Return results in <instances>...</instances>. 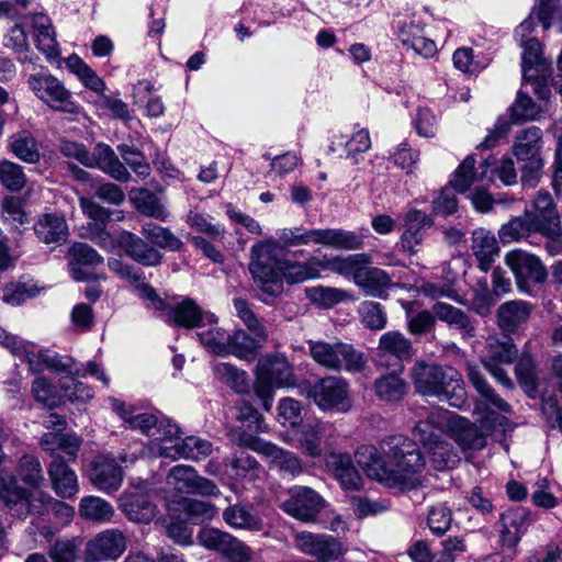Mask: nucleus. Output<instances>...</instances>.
Masks as SVG:
<instances>
[{
    "label": "nucleus",
    "mask_w": 562,
    "mask_h": 562,
    "mask_svg": "<svg viewBox=\"0 0 562 562\" xmlns=\"http://www.w3.org/2000/svg\"><path fill=\"white\" fill-rule=\"evenodd\" d=\"M381 449L382 453L366 445L356 451V461L369 477L400 490H414L422 484L425 461L411 439L391 436L382 442Z\"/></svg>",
    "instance_id": "1"
},
{
    "label": "nucleus",
    "mask_w": 562,
    "mask_h": 562,
    "mask_svg": "<svg viewBox=\"0 0 562 562\" xmlns=\"http://www.w3.org/2000/svg\"><path fill=\"white\" fill-rule=\"evenodd\" d=\"M278 251L279 245L274 239H267L251 247L249 271L263 293L278 296L283 291V281L295 284L319 277V258L294 261L278 258Z\"/></svg>",
    "instance_id": "2"
},
{
    "label": "nucleus",
    "mask_w": 562,
    "mask_h": 562,
    "mask_svg": "<svg viewBox=\"0 0 562 562\" xmlns=\"http://www.w3.org/2000/svg\"><path fill=\"white\" fill-rule=\"evenodd\" d=\"M0 498L12 515L23 519L32 514L44 515L50 510L58 522L65 526L75 516V508L67 503L53 498L44 491H26L16 484L12 474L1 472Z\"/></svg>",
    "instance_id": "3"
},
{
    "label": "nucleus",
    "mask_w": 562,
    "mask_h": 562,
    "mask_svg": "<svg viewBox=\"0 0 562 562\" xmlns=\"http://www.w3.org/2000/svg\"><path fill=\"white\" fill-rule=\"evenodd\" d=\"M411 376L416 392L424 396L437 397L457 408L467 403L462 375L451 367L417 361Z\"/></svg>",
    "instance_id": "4"
},
{
    "label": "nucleus",
    "mask_w": 562,
    "mask_h": 562,
    "mask_svg": "<svg viewBox=\"0 0 562 562\" xmlns=\"http://www.w3.org/2000/svg\"><path fill=\"white\" fill-rule=\"evenodd\" d=\"M447 422V414L435 409L426 419L418 422L412 431L414 439L424 447L434 467L439 471L453 468L460 459L451 443L443 439Z\"/></svg>",
    "instance_id": "5"
},
{
    "label": "nucleus",
    "mask_w": 562,
    "mask_h": 562,
    "mask_svg": "<svg viewBox=\"0 0 562 562\" xmlns=\"http://www.w3.org/2000/svg\"><path fill=\"white\" fill-rule=\"evenodd\" d=\"M294 384L293 368L284 356L268 355L258 361L254 389L266 411L271 409L274 387H289Z\"/></svg>",
    "instance_id": "6"
},
{
    "label": "nucleus",
    "mask_w": 562,
    "mask_h": 562,
    "mask_svg": "<svg viewBox=\"0 0 562 562\" xmlns=\"http://www.w3.org/2000/svg\"><path fill=\"white\" fill-rule=\"evenodd\" d=\"M113 407L121 415L127 428L153 438L151 450L157 454H159L161 443L172 440L180 432L177 425L160 414L138 412L117 401H114Z\"/></svg>",
    "instance_id": "7"
},
{
    "label": "nucleus",
    "mask_w": 562,
    "mask_h": 562,
    "mask_svg": "<svg viewBox=\"0 0 562 562\" xmlns=\"http://www.w3.org/2000/svg\"><path fill=\"white\" fill-rule=\"evenodd\" d=\"M542 132L537 126H530L516 136L513 154L521 164V182L525 186L535 187L542 176Z\"/></svg>",
    "instance_id": "8"
},
{
    "label": "nucleus",
    "mask_w": 562,
    "mask_h": 562,
    "mask_svg": "<svg viewBox=\"0 0 562 562\" xmlns=\"http://www.w3.org/2000/svg\"><path fill=\"white\" fill-rule=\"evenodd\" d=\"M308 349L310 356L316 363L331 370L344 368L347 371H360L367 363L364 353L348 344L311 340Z\"/></svg>",
    "instance_id": "9"
},
{
    "label": "nucleus",
    "mask_w": 562,
    "mask_h": 562,
    "mask_svg": "<svg viewBox=\"0 0 562 562\" xmlns=\"http://www.w3.org/2000/svg\"><path fill=\"white\" fill-rule=\"evenodd\" d=\"M504 417L495 413L487 412L480 424H473L461 416L448 418L451 432L456 442L462 450H481L486 446V438L496 429V425L502 426Z\"/></svg>",
    "instance_id": "10"
},
{
    "label": "nucleus",
    "mask_w": 562,
    "mask_h": 562,
    "mask_svg": "<svg viewBox=\"0 0 562 562\" xmlns=\"http://www.w3.org/2000/svg\"><path fill=\"white\" fill-rule=\"evenodd\" d=\"M505 265L515 277L516 285L521 293L531 294L532 285L542 284L548 278V271L542 260L524 249L508 251L504 257Z\"/></svg>",
    "instance_id": "11"
},
{
    "label": "nucleus",
    "mask_w": 562,
    "mask_h": 562,
    "mask_svg": "<svg viewBox=\"0 0 562 562\" xmlns=\"http://www.w3.org/2000/svg\"><path fill=\"white\" fill-rule=\"evenodd\" d=\"M30 89L52 110L77 114L80 105L65 85L50 74H34L27 79Z\"/></svg>",
    "instance_id": "12"
},
{
    "label": "nucleus",
    "mask_w": 562,
    "mask_h": 562,
    "mask_svg": "<svg viewBox=\"0 0 562 562\" xmlns=\"http://www.w3.org/2000/svg\"><path fill=\"white\" fill-rule=\"evenodd\" d=\"M288 497L280 508L303 522H313L326 506V501L312 487L294 485L288 490Z\"/></svg>",
    "instance_id": "13"
},
{
    "label": "nucleus",
    "mask_w": 562,
    "mask_h": 562,
    "mask_svg": "<svg viewBox=\"0 0 562 562\" xmlns=\"http://www.w3.org/2000/svg\"><path fill=\"white\" fill-rule=\"evenodd\" d=\"M200 543L218 551L226 562H250L252 550L234 536L215 528L203 529L198 537Z\"/></svg>",
    "instance_id": "14"
},
{
    "label": "nucleus",
    "mask_w": 562,
    "mask_h": 562,
    "mask_svg": "<svg viewBox=\"0 0 562 562\" xmlns=\"http://www.w3.org/2000/svg\"><path fill=\"white\" fill-rule=\"evenodd\" d=\"M307 396L323 411L337 408L345 412L350 406L348 384L337 376L318 380L308 387Z\"/></svg>",
    "instance_id": "15"
},
{
    "label": "nucleus",
    "mask_w": 562,
    "mask_h": 562,
    "mask_svg": "<svg viewBox=\"0 0 562 562\" xmlns=\"http://www.w3.org/2000/svg\"><path fill=\"white\" fill-rule=\"evenodd\" d=\"M125 535L116 528L105 529L86 544V562L117 560L126 550Z\"/></svg>",
    "instance_id": "16"
},
{
    "label": "nucleus",
    "mask_w": 562,
    "mask_h": 562,
    "mask_svg": "<svg viewBox=\"0 0 562 562\" xmlns=\"http://www.w3.org/2000/svg\"><path fill=\"white\" fill-rule=\"evenodd\" d=\"M294 547L303 554L316 558L321 562L337 560L342 555V544L325 533L301 531L293 537Z\"/></svg>",
    "instance_id": "17"
},
{
    "label": "nucleus",
    "mask_w": 562,
    "mask_h": 562,
    "mask_svg": "<svg viewBox=\"0 0 562 562\" xmlns=\"http://www.w3.org/2000/svg\"><path fill=\"white\" fill-rule=\"evenodd\" d=\"M167 484L175 491L184 494H199L202 496H217L220 490L216 484L201 476L190 465H176L167 475Z\"/></svg>",
    "instance_id": "18"
},
{
    "label": "nucleus",
    "mask_w": 562,
    "mask_h": 562,
    "mask_svg": "<svg viewBox=\"0 0 562 562\" xmlns=\"http://www.w3.org/2000/svg\"><path fill=\"white\" fill-rule=\"evenodd\" d=\"M213 451V443L206 439L189 436L183 439L176 435L172 440L159 446V456L171 459H190L199 461L209 457Z\"/></svg>",
    "instance_id": "19"
},
{
    "label": "nucleus",
    "mask_w": 562,
    "mask_h": 562,
    "mask_svg": "<svg viewBox=\"0 0 562 562\" xmlns=\"http://www.w3.org/2000/svg\"><path fill=\"white\" fill-rule=\"evenodd\" d=\"M79 205L83 214L90 220L88 224L90 238L104 249L112 248L114 240L109 232L105 231L112 212L94 202L91 198L81 196Z\"/></svg>",
    "instance_id": "20"
},
{
    "label": "nucleus",
    "mask_w": 562,
    "mask_h": 562,
    "mask_svg": "<svg viewBox=\"0 0 562 562\" xmlns=\"http://www.w3.org/2000/svg\"><path fill=\"white\" fill-rule=\"evenodd\" d=\"M27 363L32 371H42L47 369L57 373L68 372L76 376H86L89 374L95 376L99 381L103 382L104 384L109 383L108 375L93 361L87 362L86 366H82L81 368L72 369L71 363L63 362V360L57 356L50 357L38 353L35 355V357H31Z\"/></svg>",
    "instance_id": "21"
},
{
    "label": "nucleus",
    "mask_w": 562,
    "mask_h": 562,
    "mask_svg": "<svg viewBox=\"0 0 562 562\" xmlns=\"http://www.w3.org/2000/svg\"><path fill=\"white\" fill-rule=\"evenodd\" d=\"M89 480L99 491L112 493L121 487L123 472L113 458L99 456L92 462Z\"/></svg>",
    "instance_id": "22"
},
{
    "label": "nucleus",
    "mask_w": 562,
    "mask_h": 562,
    "mask_svg": "<svg viewBox=\"0 0 562 562\" xmlns=\"http://www.w3.org/2000/svg\"><path fill=\"white\" fill-rule=\"evenodd\" d=\"M120 506L127 518L136 522L148 524L157 514L148 490L125 492L120 498Z\"/></svg>",
    "instance_id": "23"
},
{
    "label": "nucleus",
    "mask_w": 562,
    "mask_h": 562,
    "mask_svg": "<svg viewBox=\"0 0 562 562\" xmlns=\"http://www.w3.org/2000/svg\"><path fill=\"white\" fill-rule=\"evenodd\" d=\"M165 319L186 328L199 327L203 323L215 324L217 318L214 314L203 313L196 303L186 299L175 306H168L165 312Z\"/></svg>",
    "instance_id": "24"
},
{
    "label": "nucleus",
    "mask_w": 562,
    "mask_h": 562,
    "mask_svg": "<svg viewBox=\"0 0 562 562\" xmlns=\"http://www.w3.org/2000/svg\"><path fill=\"white\" fill-rule=\"evenodd\" d=\"M248 329L251 334L239 329L231 335L227 353H232L243 360L251 361L255 359L258 350L263 347L268 339V334L263 326Z\"/></svg>",
    "instance_id": "25"
},
{
    "label": "nucleus",
    "mask_w": 562,
    "mask_h": 562,
    "mask_svg": "<svg viewBox=\"0 0 562 562\" xmlns=\"http://www.w3.org/2000/svg\"><path fill=\"white\" fill-rule=\"evenodd\" d=\"M52 488L61 498H74L79 492L76 472L59 456H56L47 467Z\"/></svg>",
    "instance_id": "26"
},
{
    "label": "nucleus",
    "mask_w": 562,
    "mask_h": 562,
    "mask_svg": "<svg viewBox=\"0 0 562 562\" xmlns=\"http://www.w3.org/2000/svg\"><path fill=\"white\" fill-rule=\"evenodd\" d=\"M367 266H360L359 270L356 271L355 284L367 296L385 299L392 285L389 273L380 268Z\"/></svg>",
    "instance_id": "27"
},
{
    "label": "nucleus",
    "mask_w": 562,
    "mask_h": 562,
    "mask_svg": "<svg viewBox=\"0 0 562 562\" xmlns=\"http://www.w3.org/2000/svg\"><path fill=\"white\" fill-rule=\"evenodd\" d=\"M414 356L412 341L398 330H390L381 335L378 345L379 362L384 364L383 359L393 358L397 363L411 359ZM387 366V363H385Z\"/></svg>",
    "instance_id": "28"
},
{
    "label": "nucleus",
    "mask_w": 562,
    "mask_h": 562,
    "mask_svg": "<svg viewBox=\"0 0 562 562\" xmlns=\"http://www.w3.org/2000/svg\"><path fill=\"white\" fill-rule=\"evenodd\" d=\"M326 465L346 491H357L362 486V477L353 467L347 453L330 452L326 457Z\"/></svg>",
    "instance_id": "29"
},
{
    "label": "nucleus",
    "mask_w": 562,
    "mask_h": 562,
    "mask_svg": "<svg viewBox=\"0 0 562 562\" xmlns=\"http://www.w3.org/2000/svg\"><path fill=\"white\" fill-rule=\"evenodd\" d=\"M127 256L144 266H157L161 262V254L137 235L123 231L117 239Z\"/></svg>",
    "instance_id": "30"
},
{
    "label": "nucleus",
    "mask_w": 562,
    "mask_h": 562,
    "mask_svg": "<svg viewBox=\"0 0 562 562\" xmlns=\"http://www.w3.org/2000/svg\"><path fill=\"white\" fill-rule=\"evenodd\" d=\"M471 239V250L477 266L482 271L487 272L499 255L498 241L494 233L482 227L472 233Z\"/></svg>",
    "instance_id": "31"
},
{
    "label": "nucleus",
    "mask_w": 562,
    "mask_h": 562,
    "mask_svg": "<svg viewBox=\"0 0 562 562\" xmlns=\"http://www.w3.org/2000/svg\"><path fill=\"white\" fill-rule=\"evenodd\" d=\"M544 68L541 59V44L536 38H529L524 43L522 78L525 81H533L541 89L542 98L546 97L547 83L540 71Z\"/></svg>",
    "instance_id": "32"
},
{
    "label": "nucleus",
    "mask_w": 562,
    "mask_h": 562,
    "mask_svg": "<svg viewBox=\"0 0 562 562\" xmlns=\"http://www.w3.org/2000/svg\"><path fill=\"white\" fill-rule=\"evenodd\" d=\"M262 457L269 460L270 469H276L282 477L295 479L304 471L303 461L297 454L272 442Z\"/></svg>",
    "instance_id": "33"
},
{
    "label": "nucleus",
    "mask_w": 562,
    "mask_h": 562,
    "mask_svg": "<svg viewBox=\"0 0 562 562\" xmlns=\"http://www.w3.org/2000/svg\"><path fill=\"white\" fill-rule=\"evenodd\" d=\"M537 227L532 220V211L526 209L521 215L513 216L504 223L497 234L501 243L507 245L527 239L532 233H538Z\"/></svg>",
    "instance_id": "34"
},
{
    "label": "nucleus",
    "mask_w": 562,
    "mask_h": 562,
    "mask_svg": "<svg viewBox=\"0 0 562 562\" xmlns=\"http://www.w3.org/2000/svg\"><path fill=\"white\" fill-rule=\"evenodd\" d=\"M529 82L532 85L535 93L539 95L540 102H535L527 93L520 90L510 108V121L513 124L538 120L544 111L543 105L546 104L549 89L547 88L546 97L542 98L541 89L536 87L533 81Z\"/></svg>",
    "instance_id": "35"
},
{
    "label": "nucleus",
    "mask_w": 562,
    "mask_h": 562,
    "mask_svg": "<svg viewBox=\"0 0 562 562\" xmlns=\"http://www.w3.org/2000/svg\"><path fill=\"white\" fill-rule=\"evenodd\" d=\"M32 29L36 47L46 56L47 59L53 60L58 58L60 50L50 19L43 13L33 14Z\"/></svg>",
    "instance_id": "36"
},
{
    "label": "nucleus",
    "mask_w": 562,
    "mask_h": 562,
    "mask_svg": "<svg viewBox=\"0 0 562 562\" xmlns=\"http://www.w3.org/2000/svg\"><path fill=\"white\" fill-rule=\"evenodd\" d=\"M90 159L91 165L87 167L98 168L117 181L126 182L131 178L130 172L109 145L98 144L93 154H90Z\"/></svg>",
    "instance_id": "37"
},
{
    "label": "nucleus",
    "mask_w": 562,
    "mask_h": 562,
    "mask_svg": "<svg viewBox=\"0 0 562 562\" xmlns=\"http://www.w3.org/2000/svg\"><path fill=\"white\" fill-rule=\"evenodd\" d=\"M503 529L501 540L504 546L514 548L529 526V513L522 507H514L501 516Z\"/></svg>",
    "instance_id": "38"
},
{
    "label": "nucleus",
    "mask_w": 562,
    "mask_h": 562,
    "mask_svg": "<svg viewBox=\"0 0 562 562\" xmlns=\"http://www.w3.org/2000/svg\"><path fill=\"white\" fill-rule=\"evenodd\" d=\"M531 311L532 305L529 302L521 300L505 302L497 310V324L503 331L514 333L529 319Z\"/></svg>",
    "instance_id": "39"
},
{
    "label": "nucleus",
    "mask_w": 562,
    "mask_h": 562,
    "mask_svg": "<svg viewBox=\"0 0 562 562\" xmlns=\"http://www.w3.org/2000/svg\"><path fill=\"white\" fill-rule=\"evenodd\" d=\"M432 311L439 321L458 329L463 338H472L475 336V323L460 308L447 303L437 302L432 306Z\"/></svg>",
    "instance_id": "40"
},
{
    "label": "nucleus",
    "mask_w": 562,
    "mask_h": 562,
    "mask_svg": "<svg viewBox=\"0 0 562 562\" xmlns=\"http://www.w3.org/2000/svg\"><path fill=\"white\" fill-rule=\"evenodd\" d=\"M40 446L50 454L63 451L69 460H75L81 446V439L75 435L64 434L63 430H50L42 436Z\"/></svg>",
    "instance_id": "41"
},
{
    "label": "nucleus",
    "mask_w": 562,
    "mask_h": 562,
    "mask_svg": "<svg viewBox=\"0 0 562 562\" xmlns=\"http://www.w3.org/2000/svg\"><path fill=\"white\" fill-rule=\"evenodd\" d=\"M34 232L38 239L45 244L65 241L68 226L64 216L58 214H44L34 224Z\"/></svg>",
    "instance_id": "42"
},
{
    "label": "nucleus",
    "mask_w": 562,
    "mask_h": 562,
    "mask_svg": "<svg viewBox=\"0 0 562 562\" xmlns=\"http://www.w3.org/2000/svg\"><path fill=\"white\" fill-rule=\"evenodd\" d=\"M369 263H371V257L367 254H355L346 257L325 256L323 259H319V271L323 269L341 274L344 277L352 276V280L355 281V273L359 270L360 266H366Z\"/></svg>",
    "instance_id": "43"
},
{
    "label": "nucleus",
    "mask_w": 562,
    "mask_h": 562,
    "mask_svg": "<svg viewBox=\"0 0 562 562\" xmlns=\"http://www.w3.org/2000/svg\"><path fill=\"white\" fill-rule=\"evenodd\" d=\"M324 425L318 420L306 422L295 430L296 447L311 458L322 454L321 438Z\"/></svg>",
    "instance_id": "44"
},
{
    "label": "nucleus",
    "mask_w": 562,
    "mask_h": 562,
    "mask_svg": "<svg viewBox=\"0 0 562 562\" xmlns=\"http://www.w3.org/2000/svg\"><path fill=\"white\" fill-rule=\"evenodd\" d=\"M318 245L338 250H357L363 246L361 235L338 228L318 229Z\"/></svg>",
    "instance_id": "45"
},
{
    "label": "nucleus",
    "mask_w": 562,
    "mask_h": 562,
    "mask_svg": "<svg viewBox=\"0 0 562 562\" xmlns=\"http://www.w3.org/2000/svg\"><path fill=\"white\" fill-rule=\"evenodd\" d=\"M67 69L89 90L103 94L106 90L104 80L78 55L72 54L65 60Z\"/></svg>",
    "instance_id": "46"
},
{
    "label": "nucleus",
    "mask_w": 562,
    "mask_h": 562,
    "mask_svg": "<svg viewBox=\"0 0 562 562\" xmlns=\"http://www.w3.org/2000/svg\"><path fill=\"white\" fill-rule=\"evenodd\" d=\"M337 147H345L346 158L356 165L359 162L358 155L368 151L371 147L369 132L364 128L358 130L348 139L342 135L334 136L329 151L336 153Z\"/></svg>",
    "instance_id": "47"
},
{
    "label": "nucleus",
    "mask_w": 562,
    "mask_h": 562,
    "mask_svg": "<svg viewBox=\"0 0 562 562\" xmlns=\"http://www.w3.org/2000/svg\"><path fill=\"white\" fill-rule=\"evenodd\" d=\"M408 390L407 383L396 373H387L374 381V391L379 400L397 403L404 398Z\"/></svg>",
    "instance_id": "48"
},
{
    "label": "nucleus",
    "mask_w": 562,
    "mask_h": 562,
    "mask_svg": "<svg viewBox=\"0 0 562 562\" xmlns=\"http://www.w3.org/2000/svg\"><path fill=\"white\" fill-rule=\"evenodd\" d=\"M72 260L69 269L72 278L77 281L87 279V274L82 272L80 266H98L103 262V257L97 252L91 246L85 243H76L69 250Z\"/></svg>",
    "instance_id": "49"
},
{
    "label": "nucleus",
    "mask_w": 562,
    "mask_h": 562,
    "mask_svg": "<svg viewBox=\"0 0 562 562\" xmlns=\"http://www.w3.org/2000/svg\"><path fill=\"white\" fill-rule=\"evenodd\" d=\"M398 36L404 46L411 47L416 54L424 58L432 57L437 53L436 43L423 36L418 25L414 23L403 25Z\"/></svg>",
    "instance_id": "50"
},
{
    "label": "nucleus",
    "mask_w": 562,
    "mask_h": 562,
    "mask_svg": "<svg viewBox=\"0 0 562 562\" xmlns=\"http://www.w3.org/2000/svg\"><path fill=\"white\" fill-rule=\"evenodd\" d=\"M492 164L490 160H485L484 165L482 166L484 169L483 171L477 175L474 171L475 160L472 156L467 157L458 167V169L454 171L452 179L450 180V184L457 190L458 192H465L470 189L472 184H474L477 181H482L487 173V168Z\"/></svg>",
    "instance_id": "51"
},
{
    "label": "nucleus",
    "mask_w": 562,
    "mask_h": 562,
    "mask_svg": "<svg viewBox=\"0 0 562 562\" xmlns=\"http://www.w3.org/2000/svg\"><path fill=\"white\" fill-rule=\"evenodd\" d=\"M225 522L235 529L259 531L262 529L261 518L241 505H232L223 512Z\"/></svg>",
    "instance_id": "52"
},
{
    "label": "nucleus",
    "mask_w": 562,
    "mask_h": 562,
    "mask_svg": "<svg viewBox=\"0 0 562 562\" xmlns=\"http://www.w3.org/2000/svg\"><path fill=\"white\" fill-rule=\"evenodd\" d=\"M78 510L83 519L95 522H108L114 516L112 505L98 496H85L81 498Z\"/></svg>",
    "instance_id": "53"
},
{
    "label": "nucleus",
    "mask_w": 562,
    "mask_h": 562,
    "mask_svg": "<svg viewBox=\"0 0 562 562\" xmlns=\"http://www.w3.org/2000/svg\"><path fill=\"white\" fill-rule=\"evenodd\" d=\"M535 212L532 220L537 223L538 229L554 224H560V215L551 195L546 191H539L532 203Z\"/></svg>",
    "instance_id": "54"
},
{
    "label": "nucleus",
    "mask_w": 562,
    "mask_h": 562,
    "mask_svg": "<svg viewBox=\"0 0 562 562\" xmlns=\"http://www.w3.org/2000/svg\"><path fill=\"white\" fill-rule=\"evenodd\" d=\"M213 373L217 380L227 384L236 393H247L249 382L247 373L227 362H217L213 366Z\"/></svg>",
    "instance_id": "55"
},
{
    "label": "nucleus",
    "mask_w": 562,
    "mask_h": 562,
    "mask_svg": "<svg viewBox=\"0 0 562 562\" xmlns=\"http://www.w3.org/2000/svg\"><path fill=\"white\" fill-rule=\"evenodd\" d=\"M518 353L517 348L509 337L503 340L492 336L486 340V356L483 361H491L494 363H513Z\"/></svg>",
    "instance_id": "56"
},
{
    "label": "nucleus",
    "mask_w": 562,
    "mask_h": 562,
    "mask_svg": "<svg viewBox=\"0 0 562 562\" xmlns=\"http://www.w3.org/2000/svg\"><path fill=\"white\" fill-rule=\"evenodd\" d=\"M467 369L468 378L480 395L501 412L509 413L510 406L495 393L477 368L469 363Z\"/></svg>",
    "instance_id": "57"
},
{
    "label": "nucleus",
    "mask_w": 562,
    "mask_h": 562,
    "mask_svg": "<svg viewBox=\"0 0 562 562\" xmlns=\"http://www.w3.org/2000/svg\"><path fill=\"white\" fill-rule=\"evenodd\" d=\"M142 234L149 243L159 248L179 250L183 246L182 241L168 228L161 227L151 222L143 225Z\"/></svg>",
    "instance_id": "58"
},
{
    "label": "nucleus",
    "mask_w": 562,
    "mask_h": 562,
    "mask_svg": "<svg viewBox=\"0 0 562 562\" xmlns=\"http://www.w3.org/2000/svg\"><path fill=\"white\" fill-rule=\"evenodd\" d=\"M136 210L143 215L154 217L161 222L168 218V212L161 200L148 190H139L138 194L133 198Z\"/></svg>",
    "instance_id": "59"
},
{
    "label": "nucleus",
    "mask_w": 562,
    "mask_h": 562,
    "mask_svg": "<svg viewBox=\"0 0 562 562\" xmlns=\"http://www.w3.org/2000/svg\"><path fill=\"white\" fill-rule=\"evenodd\" d=\"M18 474L20 479L33 491H41V485L45 482L43 468L40 460L32 454H24L18 465Z\"/></svg>",
    "instance_id": "60"
},
{
    "label": "nucleus",
    "mask_w": 562,
    "mask_h": 562,
    "mask_svg": "<svg viewBox=\"0 0 562 562\" xmlns=\"http://www.w3.org/2000/svg\"><path fill=\"white\" fill-rule=\"evenodd\" d=\"M279 241L284 248L318 244V229L303 227L282 228L278 232Z\"/></svg>",
    "instance_id": "61"
},
{
    "label": "nucleus",
    "mask_w": 562,
    "mask_h": 562,
    "mask_svg": "<svg viewBox=\"0 0 562 562\" xmlns=\"http://www.w3.org/2000/svg\"><path fill=\"white\" fill-rule=\"evenodd\" d=\"M359 316L361 324L371 330H382L387 323L384 307L373 301H364L359 306Z\"/></svg>",
    "instance_id": "62"
},
{
    "label": "nucleus",
    "mask_w": 562,
    "mask_h": 562,
    "mask_svg": "<svg viewBox=\"0 0 562 562\" xmlns=\"http://www.w3.org/2000/svg\"><path fill=\"white\" fill-rule=\"evenodd\" d=\"M10 147L18 158L29 164H35L40 160L37 144L27 132L18 134L11 142Z\"/></svg>",
    "instance_id": "63"
},
{
    "label": "nucleus",
    "mask_w": 562,
    "mask_h": 562,
    "mask_svg": "<svg viewBox=\"0 0 562 562\" xmlns=\"http://www.w3.org/2000/svg\"><path fill=\"white\" fill-rule=\"evenodd\" d=\"M200 341L215 355H227L231 334L221 327H212L198 333Z\"/></svg>",
    "instance_id": "64"
}]
</instances>
